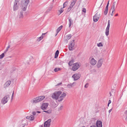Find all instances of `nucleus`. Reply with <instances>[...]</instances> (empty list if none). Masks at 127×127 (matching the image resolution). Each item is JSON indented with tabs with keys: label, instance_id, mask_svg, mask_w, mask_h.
<instances>
[{
	"label": "nucleus",
	"instance_id": "nucleus-23",
	"mask_svg": "<svg viewBox=\"0 0 127 127\" xmlns=\"http://www.w3.org/2000/svg\"><path fill=\"white\" fill-rule=\"evenodd\" d=\"M69 27H70V26L73 24V21L72 20L71 18H69Z\"/></svg>",
	"mask_w": 127,
	"mask_h": 127
},
{
	"label": "nucleus",
	"instance_id": "nucleus-20",
	"mask_svg": "<svg viewBox=\"0 0 127 127\" xmlns=\"http://www.w3.org/2000/svg\"><path fill=\"white\" fill-rule=\"evenodd\" d=\"M76 0H72L70 6V9H71L74 5L76 1Z\"/></svg>",
	"mask_w": 127,
	"mask_h": 127
},
{
	"label": "nucleus",
	"instance_id": "nucleus-42",
	"mask_svg": "<svg viewBox=\"0 0 127 127\" xmlns=\"http://www.w3.org/2000/svg\"><path fill=\"white\" fill-rule=\"evenodd\" d=\"M14 94V91H13V93L12 94V95L11 96V100H12L13 99V95Z\"/></svg>",
	"mask_w": 127,
	"mask_h": 127
},
{
	"label": "nucleus",
	"instance_id": "nucleus-41",
	"mask_svg": "<svg viewBox=\"0 0 127 127\" xmlns=\"http://www.w3.org/2000/svg\"><path fill=\"white\" fill-rule=\"evenodd\" d=\"M10 47V45H8V46L7 47V48L6 49L7 50H8V49Z\"/></svg>",
	"mask_w": 127,
	"mask_h": 127
},
{
	"label": "nucleus",
	"instance_id": "nucleus-1",
	"mask_svg": "<svg viewBox=\"0 0 127 127\" xmlns=\"http://www.w3.org/2000/svg\"><path fill=\"white\" fill-rule=\"evenodd\" d=\"M44 95L41 96L34 98L32 101V103H35L41 101L45 98Z\"/></svg>",
	"mask_w": 127,
	"mask_h": 127
},
{
	"label": "nucleus",
	"instance_id": "nucleus-32",
	"mask_svg": "<svg viewBox=\"0 0 127 127\" xmlns=\"http://www.w3.org/2000/svg\"><path fill=\"white\" fill-rule=\"evenodd\" d=\"M4 53H3L0 55V59H2L4 57Z\"/></svg>",
	"mask_w": 127,
	"mask_h": 127
},
{
	"label": "nucleus",
	"instance_id": "nucleus-54",
	"mask_svg": "<svg viewBox=\"0 0 127 127\" xmlns=\"http://www.w3.org/2000/svg\"><path fill=\"white\" fill-rule=\"evenodd\" d=\"M118 14H117L115 15V16H118Z\"/></svg>",
	"mask_w": 127,
	"mask_h": 127
},
{
	"label": "nucleus",
	"instance_id": "nucleus-27",
	"mask_svg": "<svg viewBox=\"0 0 127 127\" xmlns=\"http://www.w3.org/2000/svg\"><path fill=\"white\" fill-rule=\"evenodd\" d=\"M61 69L59 68H56L54 69V71L55 72H56L58 71H60Z\"/></svg>",
	"mask_w": 127,
	"mask_h": 127
},
{
	"label": "nucleus",
	"instance_id": "nucleus-24",
	"mask_svg": "<svg viewBox=\"0 0 127 127\" xmlns=\"http://www.w3.org/2000/svg\"><path fill=\"white\" fill-rule=\"evenodd\" d=\"M75 84V83L73 82L72 83H70L68 84L67 85V87L69 88H72L74 86L73 85Z\"/></svg>",
	"mask_w": 127,
	"mask_h": 127
},
{
	"label": "nucleus",
	"instance_id": "nucleus-9",
	"mask_svg": "<svg viewBox=\"0 0 127 127\" xmlns=\"http://www.w3.org/2000/svg\"><path fill=\"white\" fill-rule=\"evenodd\" d=\"M51 121V119H49L45 121L44 123V127H50V123Z\"/></svg>",
	"mask_w": 127,
	"mask_h": 127
},
{
	"label": "nucleus",
	"instance_id": "nucleus-38",
	"mask_svg": "<svg viewBox=\"0 0 127 127\" xmlns=\"http://www.w3.org/2000/svg\"><path fill=\"white\" fill-rule=\"evenodd\" d=\"M86 11V9L84 8H83L82 10V11L84 13H85Z\"/></svg>",
	"mask_w": 127,
	"mask_h": 127
},
{
	"label": "nucleus",
	"instance_id": "nucleus-6",
	"mask_svg": "<svg viewBox=\"0 0 127 127\" xmlns=\"http://www.w3.org/2000/svg\"><path fill=\"white\" fill-rule=\"evenodd\" d=\"M89 63L91 65H94L96 64V61L92 57H91L89 59Z\"/></svg>",
	"mask_w": 127,
	"mask_h": 127
},
{
	"label": "nucleus",
	"instance_id": "nucleus-22",
	"mask_svg": "<svg viewBox=\"0 0 127 127\" xmlns=\"http://www.w3.org/2000/svg\"><path fill=\"white\" fill-rule=\"evenodd\" d=\"M23 11H21L20 13L19 14V18H23Z\"/></svg>",
	"mask_w": 127,
	"mask_h": 127
},
{
	"label": "nucleus",
	"instance_id": "nucleus-60",
	"mask_svg": "<svg viewBox=\"0 0 127 127\" xmlns=\"http://www.w3.org/2000/svg\"><path fill=\"white\" fill-rule=\"evenodd\" d=\"M109 104H108V106H109Z\"/></svg>",
	"mask_w": 127,
	"mask_h": 127
},
{
	"label": "nucleus",
	"instance_id": "nucleus-25",
	"mask_svg": "<svg viewBox=\"0 0 127 127\" xmlns=\"http://www.w3.org/2000/svg\"><path fill=\"white\" fill-rule=\"evenodd\" d=\"M63 26L62 25L59 27L57 30L56 32L57 33H58L63 28Z\"/></svg>",
	"mask_w": 127,
	"mask_h": 127
},
{
	"label": "nucleus",
	"instance_id": "nucleus-28",
	"mask_svg": "<svg viewBox=\"0 0 127 127\" xmlns=\"http://www.w3.org/2000/svg\"><path fill=\"white\" fill-rule=\"evenodd\" d=\"M68 3V1L67 0L63 4V8H64L67 5V4Z\"/></svg>",
	"mask_w": 127,
	"mask_h": 127
},
{
	"label": "nucleus",
	"instance_id": "nucleus-8",
	"mask_svg": "<svg viewBox=\"0 0 127 127\" xmlns=\"http://www.w3.org/2000/svg\"><path fill=\"white\" fill-rule=\"evenodd\" d=\"M73 66L72 68V70L73 71H75L77 70L79 67V64L77 63H75L73 64Z\"/></svg>",
	"mask_w": 127,
	"mask_h": 127
},
{
	"label": "nucleus",
	"instance_id": "nucleus-5",
	"mask_svg": "<svg viewBox=\"0 0 127 127\" xmlns=\"http://www.w3.org/2000/svg\"><path fill=\"white\" fill-rule=\"evenodd\" d=\"M81 74L79 73H75L73 75L72 77L73 78L74 81H76L79 79L81 77Z\"/></svg>",
	"mask_w": 127,
	"mask_h": 127
},
{
	"label": "nucleus",
	"instance_id": "nucleus-46",
	"mask_svg": "<svg viewBox=\"0 0 127 127\" xmlns=\"http://www.w3.org/2000/svg\"><path fill=\"white\" fill-rule=\"evenodd\" d=\"M111 103V101L110 100H109L108 101V104H109L110 103Z\"/></svg>",
	"mask_w": 127,
	"mask_h": 127
},
{
	"label": "nucleus",
	"instance_id": "nucleus-13",
	"mask_svg": "<svg viewBox=\"0 0 127 127\" xmlns=\"http://www.w3.org/2000/svg\"><path fill=\"white\" fill-rule=\"evenodd\" d=\"M103 59H101L98 60L96 65L97 67L98 68L100 67L101 66L102 64L103 63Z\"/></svg>",
	"mask_w": 127,
	"mask_h": 127
},
{
	"label": "nucleus",
	"instance_id": "nucleus-59",
	"mask_svg": "<svg viewBox=\"0 0 127 127\" xmlns=\"http://www.w3.org/2000/svg\"><path fill=\"white\" fill-rule=\"evenodd\" d=\"M40 127H43V125H41L40 126Z\"/></svg>",
	"mask_w": 127,
	"mask_h": 127
},
{
	"label": "nucleus",
	"instance_id": "nucleus-35",
	"mask_svg": "<svg viewBox=\"0 0 127 127\" xmlns=\"http://www.w3.org/2000/svg\"><path fill=\"white\" fill-rule=\"evenodd\" d=\"M43 39V37L42 36H41L38 38V40H39V41H40L41 39Z\"/></svg>",
	"mask_w": 127,
	"mask_h": 127
},
{
	"label": "nucleus",
	"instance_id": "nucleus-62",
	"mask_svg": "<svg viewBox=\"0 0 127 127\" xmlns=\"http://www.w3.org/2000/svg\"><path fill=\"white\" fill-rule=\"evenodd\" d=\"M85 127L84 126H83L82 127Z\"/></svg>",
	"mask_w": 127,
	"mask_h": 127
},
{
	"label": "nucleus",
	"instance_id": "nucleus-31",
	"mask_svg": "<svg viewBox=\"0 0 127 127\" xmlns=\"http://www.w3.org/2000/svg\"><path fill=\"white\" fill-rule=\"evenodd\" d=\"M53 6H52V7H49L47 9V12H49V11H51L52 10V9L53 8Z\"/></svg>",
	"mask_w": 127,
	"mask_h": 127
},
{
	"label": "nucleus",
	"instance_id": "nucleus-44",
	"mask_svg": "<svg viewBox=\"0 0 127 127\" xmlns=\"http://www.w3.org/2000/svg\"><path fill=\"white\" fill-rule=\"evenodd\" d=\"M112 108L109 110L108 112L109 113H110L112 111Z\"/></svg>",
	"mask_w": 127,
	"mask_h": 127
},
{
	"label": "nucleus",
	"instance_id": "nucleus-53",
	"mask_svg": "<svg viewBox=\"0 0 127 127\" xmlns=\"http://www.w3.org/2000/svg\"><path fill=\"white\" fill-rule=\"evenodd\" d=\"M90 127H96L95 126H91Z\"/></svg>",
	"mask_w": 127,
	"mask_h": 127
},
{
	"label": "nucleus",
	"instance_id": "nucleus-43",
	"mask_svg": "<svg viewBox=\"0 0 127 127\" xmlns=\"http://www.w3.org/2000/svg\"><path fill=\"white\" fill-rule=\"evenodd\" d=\"M58 55H56V54H55V58H57L58 57Z\"/></svg>",
	"mask_w": 127,
	"mask_h": 127
},
{
	"label": "nucleus",
	"instance_id": "nucleus-58",
	"mask_svg": "<svg viewBox=\"0 0 127 127\" xmlns=\"http://www.w3.org/2000/svg\"><path fill=\"white\" fill-rule=\"evenodd\" d=\"M125 119L126 120H127V116L126 117Z\"/></svg>",
	"mask_w": 127,
	"mask_h": 127
},
{
	"label": "nucleus",
	"instance_id": "nucleus-51",
	"mask_svg": "<svg viewBox=\"0 0 127 127\" xmlns=\"http://www.w3.org/2000/svg\"><path fill=\"white\" fill-rule=\"evenodd\" d=\"M109 94L110 96H111L112 95L111 93V92H110Z\"/></svg>",
	"mask_w": 127,
	"mask_h": 127
},
{
	"label": "nucleus",
	"instance_id": "nucleus-12",
	"mask_svg": "<svg viewBox=\"0 0 127 127\" xmlns=\"http://www.w3.org/2000/svg\"><path fill=\"white\" fill-rule=\"evenodd\" d=\"M66 96V93L64 92L63 93V94H61V95L59 97L58 99V101H62L64 99V98Z\"/></svg>",
	"mask_w": 127,
	"mask_h": 127
},
{
	"label": "nucleus",
	"instance_id": "nucleus-17",
	"mask_svg": "<svg viewBox=\"0 0 127 127\" xmlns=\"http://www.w3.org/2000/svg\"><path fill=\"white\" fill-rule=\"evenodd\" d=\"M97 127H102V122L101 121L97 120L96 122Z\"/></svg>",
	"mask_w": 127,
	"mask_h": 127
},
{
	"label": "nucleus",
	"instance_id": "nucleus-50",
	"mask_svg": "<svg viewBox=\"0 0 127 127\" xmlns=\"http://www.w3.org/2000/svg\"><path fill=\"white\" fill-rule=\"evenodd\" d=\"M36 113H41V112L39 111H37L36 112Z\"/></svg>",
	"mask_w": 127,
	"mask_h": 127
},
{
	"label": "nucleus",
	"instance_id": "nucleus-36",
	"mask_svg": "<svg viewBox=\"0 0 127 127\" xmlns=\"http://www.w3.org/2000/svg\"><path fill=\"white\" fill-rule=\"evenodd\" d=\"M63 108V106H61L59 108H58V110L59 111H60Z\"/></svg>",
	"mask_w": 127,
	"mask_h": 127
},
{
	"label": "nucleus",
	"instance_id": "nucleus-34",
	"mask_svg": "<svg viewBox=\"0 0 127 127\" xmlns=\"http://www.w3.org/2000/svg\"><path fill=\"white\" fill-rule=\"evenodd\" d=\"M97 46L98 47H101L103 46V45L100 42L99 44H97Z\"/></svg>",
	"mask_w": 127,
	"mask_h": 127
},
{
	"label": "nucleus",
	"instance_id": "nucleus-21",
	"mask_svg": "<svg viewBox=\"0 0 127 127\" xmlns=\"http://www.w3.org/2000/svg\"><path fill=\"white\" fill-rule=\"evenodd\" d=\"M72 36V35L71 34H69L67 35L66 36V38L67 39V40H66V43H67L68 42V40L70 39Z\"/></svg>",
	"mask_w": 127,
	"mask_h": 127
},
{
	"label": "nucleus",
	"instance_id": "nucleus-29",
	"mask_svg": "<svg viewBox=\"0 0 127 127\" xmlns=\"http://www.w3.org/2000/svg\"><path fill=\"white\" fill-rule=\"evenodd\" d=\"M44 112H45L46 113L48 114H50L52 112V110H49L47 111H44Z\"/></svg>",
	"mask_w": 127,
	"mask_h": 127
},
{
	"label": "nucleus",
	"instance_id": "nucleus-7",
	"mask_svg": "<svg viewBox=\"0 0 127 127\" xmlns=\"http://www.w3.org/2000/svg\"><path fill=\"white\" fill-rule=\"evenodd\" d=\"M110 26V22L109 20L108 22V24L106 30L105 34L106 36H107L109 33V29Z\"/></svg>",
	"mask_w": 127,
	"mask_h": 127
},
{
	"label": "nucleus",
	"instance_id": "nucleus-57",
	"mask_svg": "<svg viewBox=\"0 0 127 127\" xmlns=\"http://www.w3.org/2000/svg\"><path fill=\"white\" fill-rule=\"evenodd\" d=\"M58 33L57 32V33L55 34V36H56L57 35Z\"/></svg>",
	"mask_w": 127,
	"mask_h": 127
},
{
	"label": "nucleus",
	"instance_id": "nucleus-39",
	"mask_svg": "<svg viewBox=\"0 0 127 127\" xmlns=\"http://www.w3.org/2000/svg\"><path fill=\"white\" fill-rule=\"evenodd\" d=\"M88 86V83L86 84L85 85L84 87L85 88H87Z\"/></svg>",
	"mask_w": 127,
	"mask_h": 127
},
{
	"label": "nucleus",
	"instance_id": "nucleus-47",
	"mask_svg": "<svg viewBox=\"0 0 127 127\" xmlns=\"http://www.w3.org/2000/svg\"><path fill=\"white\" fill-rule=\"evenodd\" d=\"M108 6L106 5V6L105 8L108 9Z\"/></svg>",
	"mask_w": 127,
	"mask_h": 127
},
{
	"label": "nucleus",
	"instance_id": "nucleus-48",
	"mask_svg": "<svg viewBox=\"0 0 127 127\" xmlns=\"http://www.w3.org/2000/svg\"><path fill=\"white\" fill-rule=\"evenodd\" d=\"M70 8V6L68 8V11H69L71 9Z\"/></svg>",
	"mask_w": 127,
	"mask_h": 127
},
{
	"label": "nucleus",
	"instance_id": "nucleus-37",
	"mask_svg": "<svg viewBox=\"0 0 127 127\" xmlns=\"http://www.w3.org/2000/svg\"><path fill=\"white\" fill-rule=\"evenodd\" d=\"M36 112H35L34 111H33L32 112V114L33 115V116H35L36 115Z\"/></svg>",
	"mask_w": 127,
	"mask_h": 127
},
{
	"label": "nucleus",
	"instance_id": "nucleus-4",
	"mask_svg": "<svg viewBox=\"0 0 127 127\" xmlns=\"http://www.w3.org/2000/svg\"><path fill=\"white\" fill-rule=\"evenodd\" d=\"M9 97V95H7L3 98L1 101V103L3 104H4L7 103L8 101L7 98Z\"/></svg>",
	"mask_w": 127,
	"mask_h": 127
},
{
	"label": "nucleus",
	"instance_id": "nucleus-16",
	"mask_svg": "<svg viewBox=\"0 0 127 127\" xmlns=\"http://www.w3.org/2000/svg\"><path fill=\"white\" fill-rule=\"evenodd\" d=\"M48 105V103H44L42 104L41 106V109L43 110H44L47 107Z\"/></svg>",
	"mask_w": 127,
	"mask_h": 127
},
{
	"label": "nucleus",
	"instance_id": "nucleus-49",
	"mask_svg": "<svg viewBox=\"0 0 127 127\" xmlns=\"http://www.w3.org/2000/svg\"><path fill=\"white\" fill-rule=\"evenodd\" d=\"M8 51V50H7L6 49V50L4 52V53H6L7 51Z\"/></svg>",
	"mask_w": 127,
	"mask_h": 127
},
{
	"label": "nucleus",
	"instance_id": "nucleus-33",
	"mask_svg": "<svg viewBox=\"0 0 127 127\" xmlns=\"http://www.w3.org/2000/svg\"><path fill=\"white\" fill-rule=\"evenodd\" d=\"M64 10L62 8H61L59 10V11L60 13V14L62 13L64 11Z\"/></svg>",
	"mask_w": 127,
	"mask_h": 127
},
{
	"label": "nucleus",
	"instance_id": "nucleus-15",
	"mask_svg": "<svg viewBox=\"0 0 127 127\" xmlns=\"http://www.w3.org/2000/svg\"><path fill=\"white\" fill-rule=\"evenodd\" d=\"M99 19V17L98 16L97 13H96L94 16L93 17V21L95 22H97Z\"/></svg>",
	"mask_w": 127,
	"mask_h": 127
},
{
	"label": "nucleus",
	"instance_id": "nucleus-40",
	"mask_svg": "<svg viewBox=\"0 0 127 127\" xmlns=\"http://www.w3.org/2000/svg\"><path fill=\"white\" fill-rule=\"evenodd\" d=\"M59 54V51L58 50H57L56 51L55 54H56V55H58Z\"/></svg>",
	"mask_w": 127,
	"mask_h": 127
},
{
	"label": "nucleus",
	"instance_id": "nucleus-26",
	"mask_svg": "<svg viewBox=\"0 0 127 127\" xmlns=\"http://www.w3.org/2000/svg\"><path fill=\"white\" fill-rule=\"evenodd\" d=\"M74 63V60H72L71 61H70L68 63V65L70 66H71Z\"/></svg>",
	"mask_w": 127,
	"mask_h": 127
},
{
	"label": "nucleus",
	"instance_id": "nucleus-30",
	"mask_svg": "<svg viewBox=\"0 0 127 127\" xmlns=\"http://www.w3.org/2000/svg\"><path fill=\"white\" fill-rule=\"evenodd\" d=\"M108 9L105 8L104 12V14L105 15H106L108 13Z\"/></svg>",
	"mask_w": 127,
	"mask_h": 127
},
{
	"label": "nucleus",
	"instance_id": "nucleus-18",
	"mask_svg": "<svg viewBox=\"0 0 127 127\" xmlns=\"http://www.w3.org/2000/svg\"><path fill=\"white\" fill-rule=\"evenodd\" d=\"M11 83V81L8 80L7 81L4 85V86L5 88L8 87L10 85Z\"/></svg>",
	"mask_w": 127,
	"mask_h": 127
},
{
	"label": "nucleus",
	"instance_id": "nucleus-55",
	"mask_svg": "<svg viewBox=\"0 0 127 127\" xmlns=\"http://www.w3.org/2000/svg\"><path fill=\"white\" fill-rule=\"evenodd\" d=\"M46 33H47V32H46V33H43L42 34V35H44V34H46Z\"/></svg>",
	"mask_w": 127,
	"mask_h": 127
},
{
	"label": "nucleus",
	"instance_id": "nucleus-19",
	"mask_svg": "<svg viewBox=\"0 0 127 127\" xmlns=\"http://www.w3.org/2000/svg\"><path fill=\"white\" fill-rule=\"evenodd\" d=\"M26 118L28 119L29 120L31 121L33 120L34 118V117L31 115L30 116H27L26 117Z\"/></svg>",
	"mask_w": 127,
	"mask_h": 127
},
{
	"label": "nucleus",
	"instance_id": "nucleus-56",
	"mask_svg": "<svg viewBox=\"0 0 127 127\" xmlns=\"http://www.w3.org/2000/svg\"><path fill=\"white\" fill-rule=\"evenodd\" d=\"M103 1L101 3V5H100V6L99 7V8H100V7L101 6V5L102 4V3H103Z\"/></svg>",
	"mask_w": 127,
	"mask_h": 127
},
{
	"label": "nucleus",
	"instance_id": "nucleus-2",
	"mask_svg": "<svg viewBox=\"0 0 127 127\" xmlns=\"http://www.w3.org/2000/svg\"><path fill=\"white\" fill-rule=\"evenodd\" d=\"M62 93V92L61 91L55 92L53 93L52 95V97L53 99L57 100Z\"/></svg>",
	"mask_w": 127,
	"mask_h": 127
},
{
	"label": "nucleus",
	"instance_id": "nucleus-52",
	"mask_svg": "<svg viewBox=\"0 0 127 127\" xmlns=\"http://www.w3.org/2000/svg\"><path fill=\"white\" fill-rule=\"evenodd\" d=\"M109 1H108V2L107 4V5H109Z\"/></svg>",
	"mask_w": 127,
	"mask_h": 127
},
{
	"label": "nucleus",
	"instance_id": "nucleus-14",
	"mask_svg": "<svg viewBox=\"0 0 127 127\" xmlns=\"http://www.w3.org/2000/svg\"><path fill=\"white\" fill-rule=\"evenodd\" d=\"M117 5V4L116 3V1H114L113 2L112 4V5L111 7V9L112 10V13L111 14V15L112 16H113V13L115 10V5Z\"/></svg>",
	"mask_w": 127,
	"mask_h": 127
},
{
	"label": "nucleus",
	"instance_id": "nucleus-45",
	"mask_svg": "<svg viewBox=\"0 0 127 127\" xmlns=\"http://www.w3.org/2000/svg\"><path fill=\"white\" fill-rule=\"evenodd\" d=\"M62 84V82L60 83H58L57 84V85L58 86V85H60L61 84Z\"/></svg>",
	"mask_w": 127,
	"mask_h": 127
},
{
	"label": "nucleus",
	"instance_id": "nucleus-11",
	"mask_svg": "<svg viewBox=\"0 0 127 127\" xmlns=\"http://www.w3.org/2000/svg\"><path fill=\"white\" fill-rule=\"evenodd\" d=\"M74 41V40H73V42H71L69 46L68 49L69 50L72 51L74 49V47L75 45Z\"/></svg>",
	"mask_w": 127,
	"mask_h": 127
},
{
	"label": "nucleus",
	"instance_id": "nucleus-3",
	"mask_svg": "<svg viewBox=\"0 0 127 127\" xmlns=\"http://www.w3.org/2000/svg\"><path fill=\"white\" fill-rule=\"evenodd\" d=\"M19 1L20 0H15L13 7V10L14 11H16L18 9L19 4Z\"/></svg>",
	"mask_w": 127,
	"mask_h": 127
},
{
	"label": "nucleus",
	"instance_id": "nucleus-10",
	"mask_svg": "<svg viewBox=\"0 0 127 127\" xmlns=\"http://www.w3.org/2000/svg\"><path fill=\"white\" fill-rule=\"evenodd\" d=\"M29 2V0H25V3H24V5H22V7H24L23 8V10H22V11H25L26 10L27 6ZM23 4L24 5V4Z\"/></svg>",
	"mask_w": 127,
	"mask_h": 127
},
{
	"label": "nucleus",
	"instance_id": "nucleus-61",
	"mask_svg": "<svg viewBox=\"0 0 127 127\" xmlns=\"http://www.w3.org/2000/svg\"><path fill=\"white\" fill-rule=\"evenodd\" d=\"M113 90L114 91V90H112V92H113Z\"/></svg>",
	"mask_w": 127,
	"mask_h": 127
}]
</instances>
